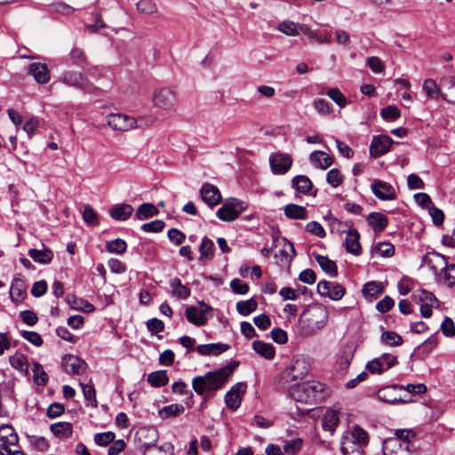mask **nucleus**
Returning a JSON list of instances; mask_svg holds the SVG:
<instances>
[{
    "mask_svg": "<svg viewBox=\"0 0 455 455\" xmlns=\"http://www.w3.org/2000/svg\"><path fill=\"white\" fill-rule=\"evenodd\" d=\"M384 291V286L381 283L371 281L366 283L362 290L363 294L366 299H377Z\"/></svg>",
    "mask_w": 455,
    "mask_h": 455,
    "instance_id": "nucleus-33",
    "label": "nucleus"
},
{
    "mask_svg": "<svg viewBox=\"0 0 455 455\" xmlns=\"http://www.w3.org/2000/svg\"><path fill=\"white\" fill-rule=\"evenodd\" d=\"M200 196L202 200L211 208H213L221 201V194L219 188L208 182H205L202 185L200 189Z\"/></svg>",
    "mask_w": 455,
    "mask_h": 455,
    "instance_id": "nucleus-21",
    "label": "nucleus"
},
{
    "mask_svg": "<svg viewBox=\"0 0 455 455\" xmlns=\"http://www.w3.org/2000/svg\"><path fill=\"white\" fill-rule=\"evenodd\" d=\"M302 440L300 438L287 441L283 445V451L289 455H295L301 448Z\"/></svg>",
    "mask_w": 455,
    "mask_h": 455,
    "instance_id": "nucleus-64",
    "label": "nucleus"
},
{
    "mask_svg": "<svg viewBox=\"0 0 455 455\" xmlns=\"http://www.w3.org/2000/svg\"><path fill=\"white\" fill-rule=\"evenodd\" d=\"M371 191L379 200L387 201L396 198L394 187L383 180H375L371 184Z\"/></svg>",
    "mask_w": 455,
    "mask_h": 455,
    "instance_id": "nucleus-19",
    "label": "nucleus"
},
{
    "mask_svg": "<svg viewBox=\"0 0 455 455\" xmlns=\"http://www.w3.org/2000/svg\"><path fill=\"white\" fill-rule=\"evenodd\" d=\"M258 307V303L254 299L241 300L236 303V310L242 315H248L254 312Z\"/></svg>",
    "mask_w": 455,
    "mask_h": 455,
    "instance_id": "nucleus-48",
    "label": "nucleus"
},
{
    "mask_svg": "<svg viewBox=\"0 0 455 455\" xmlns=\"http://www.w3.org/2000/svg\"><path fill=\"white\" fill-rule=\"evenodd\" d=\"M416 434L411 429H398L393 438H398L403 446H411V442L415 439Z\"/></svg>",
    "mask_w": 455,
    "mask_h": 455,
    "instance_id": "nucleus-53",
    "label": "nucleus"
},
{
    "mask_svg": "<svg viewBox=\"0 0 455 455\" xmlns=\"http://www.w3.org/2000/svg\"><path fill=\"white\" fill-rule=\"evenodd\" d=\"M107 123L113 130L120 132H127L140 127L134 117L119 113L108 115Z\"/></svg>",
    "mask_w": 455,
    "mask_h": 455,
    "instance_id": "nucleus-10",
    "label": "nucleus"
},
{
    "mask_svg": "<svg viewBox=\"0 0 455 455\" xmlns=\"http://www.w3.org/2000/svg\"><path fill=\"white\" fill-rule=\"evenodd\" d=\"M64 84L83 90L85 92L93 93L98 90L82 73L76 71H66L62 75Z\"/></svg>",
    "mask_w": 455,
    "mask_h": 455,
    "instance_id": "nucleus-8",
    "label": "nucleus"
},
{
    "mask_svg": "<svg viewBox=\"0 0 455 455\" xmlns=\"http://www.w3.org/2000/svg\"><path fill=\"white\" fill-rule=\"evenodd\" d=\"M440 329L443 334L448 338L455 336V324L451 317L446 316L441 323Z\"/></svg>",
    "mask_w": 455,
    "mask_h": 455,
    "instance_id": "nucleus-61",
    "label": "nucleus"
},
{
    "mask_svg": "<svg viewBox=\"0 0 455 455\" xmlns=\"http://www.w3.org/2000/svg\"><path fill=\"white\" fill-rule=\"evenodd\" d=\"M158 437V431L154 427H140L136 433V439L144 450L156 445Z\"/></svg>",
    "mask_w": 455,
    "mask_h": 455,
    "instance_id": "nucleus-20",
    "label": "nucleus"
},
{
    "mask_svg": "<svg viewBox=\"0 0 455 455\" xmlns=\"http://www.w3.org/2000/svg\"><path fill=\"white\" fill-rule=\"evenodd\" d=\"M423 91L426 92L428 99L438 100L443 95L434 79H426L423 83Z\"/></svg>",
    "mask_w": 455,
    "mask_h": 455,
    "instance_id": "nucleus-42",
    "label": "nucleus"
},
{
    "mask_svg": "<svg viewBox=\"0 0 455 455\" xmlns=\"http://www.w3.org/2000/svg\"><path fill=\"white\" fill-rule=\"evenodd\" d=\"M328 316L326 307L321 305L308 306L299 321L300 334L307 337L316 334L326 325Z\"/></svg>",
    "mask_w": 455,
    "mask_h": 455,
    "instance_id": "nucleus-2",
    "label": "nucleus"
},
{
    "mask_svg": "<svg viewBox=\"0 0 455 455\" xmlns=\"http://www.w3.org/2000/svg\"><path fill=\"white\" fill-rule=\"evenodd\" d=\"M27 294V286L23 280L16 278L12 281L10 289V297L12 301L22 300Z\"/></svg>",
    "mask_w": 455,
    "mask_h": 455,
    "instance_id": "nucleus-29",
    "label": "nucleus"
},
{
    "mask_svg": "<svg viewBox=\"0 0 455 455\" xmlns=\"http://www.w3.org/2000/svg\"><path fill=\"white\" fill-rule=\"evenodd\" d=\"M137 10L140 13L153 14L157 11V7L152 0H140L137 3Z\"/></svg>",
    "mask_w": 455,
    "mask_h": 455,
    "instance_id": "nucleus-59",
    "label": "nucleus"
},
{
    "mask_svg": "<svg viewBox=\"0 0 455 455\" xmlns=\"http://www.w3.org/2000/svg\"><path fill=\"white\" fill-rule=\"evenodd\" d=\"M33 380L38 386H45L48 382V374L44 371L43 365L39 363H35L32 367Z\"/></svg>",
    "mask_w": 455,
    "mask_h": 455,
    "instance_id": "nucleus-44",
    "label": "nucleus"
},
{
    "mask_svg": "<svg viewBox=\"0 0 455 455\" xmlns=\"http://www.w3.org/2000/svg\"><path fill=\"white\" fill-rule=\"evenodd\" d=\"M310 370L307 360L303 357H296L293 359L291 366L286 370L285 374L291 380H298L305 378Z\"/></svg>",
    "mask_w": 455,
    "mask_h": 455,
    "instance_id": "nucleus-14",
    "label": "nucleus"
},
{
    "mask_svg": "<svg viewBox=\"0 0 455 455\" xmlns=\"http://www.w3.org/2000/svg\"><path fill=\"white\" fill-rule=\"evenodd\" d=\"M403 390L404 386L403 385L395 384L391 386H387L379 389V391L377 392V396L380 401H383L390 404H403L411 401V399L403 398L402 395L398 394L399 391Z\"/></svg>",
    "mask_w": 455,
    "mask_h": 455,
    "instance_id": "nucleus-9",
    "label": "nucleus"
},
{
    "mask_svg": "<svg viewBox=\"0 0 455 455\" xmlns=\"http://www.w3.org/2000/svg\"><path fill=\"white\" fill-rule=\"evenodd\" d=\"M174 447L171 443H165L161 446H151L144 450V455H172Z\"/></svg>",
    "mask_w": 455,
    "mask_h": 455,
    "instance_id": "nucleus-46",
    "label": "nucleus"
},
{
    "mask_svg": "<svg viewBox=\"0 0 455 455\" xmlns=\"http://www.w3.org/2000/svg\"><path fill=\"white\" fill-rule=\"evenodd\" d=\"M284 215L291 220H307V210L301 205L289 204L283 208Z\"/></svg>",
    "mask_w": 455,
    "mask_h": 455,
    "instance_id": "nucleus-28",
    "label": "nucleus"
},
{
    "mask_svg": "<svg viewBox=\"0 0 455 455\" xmlns=\"http://www.w3.org/2000/svg\"><path fill=\"white\" fill-rule=\"evenodd\" d=\"M339 423V412L334 410H329L322 419V427L324 431L330 432L332 435Z\"/></svg>",
    "mask_w": 455,
    "mask_h": 455,
    "instance_id": "nucleus-24",
    "label": "nucleus"
},
{
    "mask_svg": "<svg viewBox=\"0 0 455 455\" xmlns=\"http://www.w3.org/2000/svg\"><path fill=\"white\" fill-rule=\"evenodd\" d=\"M422 264L427 265L435 275H443L444 283L449 287L455 284V264H449L444 255L436 251L427 252L423 257Z\"/></svg>",
    "mask_w": 455,
    "mask_h": 455,
    "instance_id": "nucleus-4",
    "label": "nucleus"
},
{
    "mask_svg": "<svg viewBox=\"0 0 455 455\" xmlns=\"http://www.w3.org/2000/svg\"><path fill=\"white\" fill-rule=\"evenodd\" d=\"M398 438L389 437L383 442L382 451L384 455H395L403 446Z\"/></svg>",
    "mask_w": 455,
    "mask_h": 455,
    "instance_id": "nucleus-45",
    "label": "nucleus"
},
{
    "mask_svg": "<svg viewBox=\"0 0 455 455\" xmlns=\"http://www.w3.org/2000/svg\"><path fill=\"white\" fill-rule=\"evenodd\" d=\"M326 94L339 107L344 108L347 105L345 95L338 88H331Z\"/></svg>",
    "mask_w": 455,
    "mask_h": 455,
    "instance_id": "nucleus-58",
    "label": "nucleus"
},
{
    "mask_svg": "<svg viewBox=\"0 0 455 455\" xmlns=\"http://www.w3.org/2000/svg\"><path fill=\"white\" fill-rule=\"evenodd\" d=\"M369 443L368 433L359 425H354L351 432L344 434L340 451L343 455H363L362 448Z\"/></svg>",
    "mask_w": 455,
    "mask_h": 455,
    "instance_id": "nucleus-5",
    "label": "nucleus"
},
{
    "mask_svg": "<svg viewBox=\"0 0 455 455\" xmlns=\"http://www.w3.org/2000/svg\"><path fill=\"white\" fill-rule=\"evenodd\" d=\"M380 116L385 120H396L400 117L401 112L396 106L391 105L382 108Z\"/></svg>",
    "mask_w": 455,
    "mask_h": 455,
    "instance_id": "nucleus-60",
    "label": "nucleus"
},
{
    "mask_svg": "<svg viewBox=\"0 0 455 455\" xmlns=\"http://www.w3.org/2000/svg\"><path fill=\"white\" fill-rule=\"evenodd\" d=\"M271 170L275 174H283L286 173L291 164L292 159L288 154H273L269 158Z\"/></svg>",
    "mask_w": 455,
    "mask_h": 455,
    "instance_id": "nucleus-18",
    "label": "nucleus"
},
{
    "mask_svg": "<svg viewBox=\"0 0 455 455\" xmlns=\"http://www.w3.org/2000/svg\"><path fill=\"white\" fill-rule=\"evenodd\" d=\"M439 339L437 335L433 334L417 347V352L424 357L430 354L437 347Z\"/></svg>",
    "mask_w": 455,
    "mask_h": 455,
    "instance_id": "nucleus-41",
    "label": "nucleus"
},
{
    "mask_svg": "<svg viewBox=\"0 0 455 455\" xmlns=\"http://www.w3.org/2000/svg\"><path fill=\"white\" fill-rule=\"evenodd\" d=\"M311 163L321 169H327L333 164V157L323 151H314L310 154Z\"/></svg>",
    "mask_w": 455,
    "mask_h": 455,
    "instance_id": "nucleus-30",
    "label": "nucleus"
},
{
    "mask_svg": "<svg viewBox=\"0 0 455 455\" xmlns=\"http://www.w3.org/2000/svg\"><path fill=\"white\" fill-rule=\"evenodd\" d=\"M28 73L32 75L38 84H46L50 80V72L45 64L31 63L28 67Z\"/></svg>",
    "mask_w": 455,
    "mask_h": 455,
    "instance_id": "nucleus-22",
    "label": "nucleus"
},
{
    "mask_svg": "<svg viewBox=\"0 0 455 455\" xmlns=\"http://www.w3.org/2000/svg\"><path fill=\"white\" fill-rule=\"evenodd\" d=\"M28 254L34 261L39 264H49L53 259L52 251L44 246L42 250L29 249Z\"/></svg>",
    "mask_w": 455,
    "mask_h": 455,
    "instance_id": "nucleus-25",
    "label": "nucleus"
},
{
    "mask_svg": "<svg viewBox=\"0 0 455 455\" xmlns=\"http://www.w3.org/2000/svg\"><path fill=\"white\" fill-rule=\"evenodd\" d=\"M184 411V407L181 404L172 403L163 407L159 411V416L162 419H167L169 417H176Z\"/></svg>",
    "mask_w": 455,
    "mask_h": 455,
    "instance_id": "nucleus-51",
    "label": "nucleus"
},
{
    "mask_svg": "<svg viewBox=\"0 0 455 455\" xmlns=\"http://www.w3.org/2000/svg\"><path fill=\"white\" fill-rule=\"evenodd\" d=\"M83 219L88 225H91V226L99 225L98 214L93 210V208L89 204L84 206V209L83 212Z\"/></svg>",
    "mask_w": 455,
    "mask_h": 455,
    "instance_id": "nucleus-55",
    "label": "nucleus"
},
{
    "mask_svg": "<svg viewBox=\"0 0 455 455\" xmlns=\"http://www.w3.org/2000/svg\"><path fill=\"white\" fill-rule=\"evenodd\" d=\"M68 62L80 68L87 65V58L84 52L78 47H73L68 55Z\"/></svg>",
    "mask_w": 455,
    "mask_h": 455,
    "instance_id": "nucleus-39",
    "label": "nucleus"
},
{
    "mask_svg": "<svg viewBox=\"0 0 455 455\" xmlns=\"http://www.w3.org/2000/svg\"><path fill=\"white\" fill-rule=\"evenodd\" d=\"M230 288L235 294L244 295L249 291V285L238 278L230 282Z\"/></svg>",
    "mask_w": 455,
    "mask_h": 455,
    "instance_id": "nucleus-62",
    "label": "nucleus"
},
{
    "mask_svg": "<svg viewBox=\"0 0 455 455\" xmlns=\"http://www.w3.org/2000/svg\"><path fill=\"white\" fill-rule=\"evenodd\" d=\"M326 181L333 188H338L344 181V177L339 169L333 168L327 172Z\"/></svg>",
    "mask_w": 455,
    "mask_h": 455,
    "instance_id": "nucleus-54",
    "label": "nucleus"
},
{
    "mask_svg": "<svg viewBox=\"0 0 455 455\" xmlns=\"http://www.w3.org/2000/svg\"><path fill=\"white\" fill-rule=\"evenodd\" d=\"M0 440L11 445H16L19 442V436L11 425L4 424L0 427Z\"/></svg>",
    "mask_w": 455,
    "mask_h": 455,
    "instance_id": "nucleus-36",
    "label": "nucleus"
},
{
    "mask_svg": "<svg viewBox=\"0 0 455 455\" xmlns=\"http://www.w3.org/2000/svg\"><path fill=\"white\" fill-rule=\"evenodd\" d=\"M79 385L82 388L86 405H91L93 408H97L98 402L96 399V390L92 382L87 384L80 382Z\"/></svg>",
    "mask_w": 455,
    "mask_h": 455,
    "instance_id": "nucleus-38",
    "label": "nucleus"
},
{
    "mask_svg": "<svg viewBox=\"0 0 455 455\" xmlns=\"http://www.w3.org/2000/svg\"><path fill=\"white\" fill-rule=\"evenodd\" d=\"M170 286L172 288V295L180 299H186L191 294L190 289L188 286L182 284L180 279L178 277H175L170 281Z\"/></svg>",
    "mask_w": 455,
    "mask_h": 455,
    "instance_id": "nucleus-34",
    "label": "nucleus"
},
{
    "mask_svg": "<svg viewBox=\"0 0 455 455\" xmlns=\"http://www.w3.org/2000/svg\"><path fill=\"white\" fill-rule=\"evenodd\" d=\"M367 221L375 232H382L388 224L386 215L377 212H371L367 217Z\"/></svg>",
    "mask_w": 455,
    "mask_h": 455,
    "instance_id": "nucleus-27",
    "label": "nucleus"
},
{
    "mask_svg": "<svg viewBox=\"0 0 455 455\" xmlns=\"http://www.w3.org/2000/svg\"><path fill=\"white\" fill-rule=\"evenodd\" d=\"M213 250H214L213 242L207 236H204L202 239V242H201V244L199 247L200 260L204 259L212 258Z\"/></svg>",
    "mask_w": 455,
    "mask_h": 455,
    "instance_id": "nucleus-52",
    "label": "nucleus"
},
{
    "mask_svg": "<svg viewBox=\"0 0 455 455\" xmlns=\"http://www.w3.org/2000/svg\"><path fill=\"white\" fill-rule=\"evenodd\" d=\"M238 365V361H232L217 371H207L203 376H196L192 379L193 389L198 395L214 393L223 387Z\"/></svg>",
    "mask_w": 455,
    "mask_h": 455,
    "instance_id": "nucleus-1",
    "label": "nucleus"
},
{
    "mask_svg": "<svg viewBox=\"0 0 455 455\" xmlns=\"http://www.w3.org/2000/svg\"><path fill=\"white\" fill-rule=\"evenodd\" d=\"M331 226L332 228L337 226L339 231L346 233L345 245L347 251L355 256L361 255L362 247L359 242V232L355 228H351L347 224H345L337 219L332 220Z\"/></svg>",
    "mask_w": 455,
    "mask_h": 455,
    "instance_id": "nucleus-6",
    "label": "nucleus"
},
{
    "mask_svg": "<svg viewBox=\"0 0 455 455\" xmlns=\"http://www.w3.org/2000/svg\"><path fill=\"white\" fill-rule=\"evenodd\" d=\"M158 213L159 211L154 204L144 203L139 206L135 216L138 220H143L156 216Z\"/></svg>",
    "mask_w": 455,
    "mask_h": 455,
    "instance_id": "nucleus-40",
    "label": "nucleus"
},
{
    "mask_svg": "<svg viewBox=\"0 0 455 455\" xmlns=\"http://www.w3.org/2000/svg\"><path fill=\"white\" fill-rule=\"evenodd\" d=\"M115 437L116 435L111 431L98 433L94 435V442L99 446H107L114 442Z\"/></svg>",
    "mask_w": 455,
    "mask_h": 455,
    "instance_id": "nucleus-57",
    "label": "nucleus"
},
{
    "mask_svg": "<svg viewBox=\"0 0 455 455\" xmlns=\"http://www.w3.org/2000/svg\"><path fill=\"white\" fill-rule=\"evenodd\" d=\"M278 29L287 36H298L299 30L297 28L296 24L293 21L286 20L279 24Z\"/></svg>",
    "mask_w": 455,
    "mask_h": 455,
    "instance_id": "nucleus-63",
    "label": "nucleus"
},
{
    "mask_svg": "<svg viewBox=\"0 0 455 455\" xmlns=\"http://www.w3.org/2000/svg\"><path fill=\"white\" fill-rule=\"evenodd\" d=\"M393 143L387 135L374 136L370 146V155L375 158L379 157L389 151Z\"/></svg>",
    "mask_w": 455,
    "mask_h": 455,
    "instance_id": "nucleus-17",
    "label": "nucleus"
},
{
    "mask_svg": "<svg viewBox=\"0 0 455 455\" xmlns=\"http://www.w3.org/2000/svg\"><path fill=\"white\" fill-rule=\"evenodd\" d=\"M246 391V384L239 382L234 385L225 395V403L228 409L237 410L242 403V395Z\"/></svg>",
    "mask_w": 455,
    "mask_h": 455,
    "instance_id": "nucleus-16",
    "label": "nucleus"
},
{
    "mask_svg": "<svg viewBox=\"0 0 455 455\" xmlns=\"http://www.w3.org/2000/svg\"><path fill=\"white\" fill-rule=\"evenodd\" d=\"M315 260L319 264L323 271H324L326 274L330 275L332 277L338 275V267L333 260L323 255H316Z\"/></svg>",
    "mask_w": 455,
    "mask_h": 455,
    "instance_id": "nucleus-37",
    "label": "nucleus"
},
{
    "mask_svg": "<svg viewBox=\"0 0 455 455\" xmlns=\"http://www.w3.org/2000/svg\"><path fill=\"white\" fill-rule=\"evenodd\" d=\"M382 257H391L395 253V247L390 243H379L372 250Z\"/></svg>",
    "mask_w": 455,
    "mask_h": 455,
    "instance_id": "nucleus-56",
    "label": "nucleus"
},
{
    "mask_svg": "<svg viewBox=\"0 0 455 455\" xmlns=\"http://www.w3.org/2000/svg\"><path fill=\"white\" fill-rule=\"evenodd\" d=\"M51 431L55 436H70L72 435V424L69 422H58L51 425Z\"/></svg>",
    "mask_w": 455,
    "mask_h": 455,
    "instance_id": "nucleus-49",
    "label": "nucleus"
},
{
    "mask_svg": "<svg viewBox=\"0 0 455 455\" xmlns=\"http://www.w3.org/2000/svg\"><path fill=\"white\" fill-rule=\"evenodd\" d=\"M290 395L298 402L317 404L325 399V385L318 381L304 382L292 387Z\"/></svg>",
    "mask_w": 455,
    "mask_h": 455,
    "instance_id": "nucleus-3",
    "label": "nucleus"
},
{
    "mask_svg": "<svg viewBox=\"0 0 455 455\" xmlns=\"http://www.w3.org/2000/svg\"><path fill=\"white\" fill-rule=\"evenodd\" d=\"M291 187L301 194L308 195L313 188V183L307 176L297 175L291 180Z\"/></svg>",
    "mask_w": 455,
    "mask_h": 455,
    "instance_id": "nucleus-31",
    "label": "nucleus"
},
{
    "mask_svg": "<svg viewBox=\"0 0 455 455\" xmlns=\"http://www.w3.org/2000/svg\"><path fill=\"white\" fill-rule=\"evenodd\" d=\"M148 381L152 387H160L167 385L169 379L166 371H156L148 376Z\"/></svg>",
    "mask_w": 455,
    "mask_h": 455,
    "instance_id": "nucleus-43",
    "label": "nucleus"
},
{
    "mask_svg": "<svg viewBox=\"0 0 455 455\" xmlns=\"http://www.w3.org/2000/svg\"><path fill=\"white\" fill-rule=\"evenodd\" d=\"M253 350L260 356L270 360L275 355V347L271 343H265L261 340H255L252 342Z\"/></svg>",
    "mask_w": 455,
    "mask_h": 455,
    "instance_id": "nucleus-32",
    "label": "nucleus"
},
{
    "mask_svg": "<svg viewBox=\"0 0 455 455\" xmlns=\"http://www.w3.org/2000/svg\"><path fill=\"white\" fill-rule=\"evenodd\" d=\"M133 212V207L128 204H116L109 211L110 216L116 220H126Z\"/></svg>",
    "mask_w": 455,
    "mask_h": 455,
    "instance_id": "nucleus-26",
    "label": "nucleus"
},
{
    "mask_svg": "<svg viewBox=\"0 0 455 455\" xmlns=\"http://www.w3.org/2000/svg\"><path fill=\"white\" fill-rule=\"evenodd\" d=\"M198 305L200 307L196 306L187 307L185 314L188 322L196 326H202L205 324L208 320L206 314L211 312L212 308L204 301H199Z\"/></svg>",
    "mask_w": 455,
    "mask_h": 455,
    "instance_id": "nucleus-12",
    "label": "nucleus"
},
{
    "mask_svg": "<svg viewBox=\"0 0 455 455\" xmlns=\"http://www.w3.org/2000/svg\"><path fill=\"white\" fill-rule=\"evenodd\" d=\"M380 340L390 347H398L403 343V338L392 331H385L381 333Z\"/></svg>",
    "mask_w": 455,
    "mask_h": 455,
    "instance_id": "nucleus-47",
    "label": "nucleus"
},
{
    "mask_svg": "<svg viewBox=\"0 0 455 455\" xmlns=\"http://www.w3.org/2000/svg\"><path fill=\"white\" fill-rule=\"evenodd\" d=\"M228 344L224 343H210L199 345L196 350L201 355H219L229 349Z\"/></svg>",
    "mask_w": 455,
    "mask_h": 455,
    "instance_id": "nucleus-23",
    "label": "nucleus"
},
{
    "mask_svg": "<svg viewBox=\"0 0 455 455\" xmlns=\"http://www.w3.org/2000/svg\"><path fill=\"white\" fill-rule=\"evenodd\" d=\"M106 250L110 253L123 254L126 251L127 243L121 238H116L106 243Z\"/></svg>",
    "mask_w": 455,
    "mask_h": 455,
    "instance_id": "nucleus-50",
    "label": "nucleus"
},
{
    "mask_svg": "<svg viewBox=\"0 0 455 455\" xmlns=\"http://www.w3.org/2000/svg\"><path fill=\"white\" fill-rule=\"evenodd\" d=\"M412 299L419 304L435 305L438 307V299L435 294L427 290H418L412 293Z\"/></svg>",
    "mask_w": 455,
    "mask_h": 455,
    "instance_id": "nucleus-35",
    "label": "nucleus"
},
{
    "mask_svg": "<svg viewBox=\"0 0 455 455\" xmlns=\"http://www.w3.org/2000/svg\"><path fill=\"white\" fill-rule=\"evenodd\" d=\"M154 106L162 110L170 111L173 109L176 104L174 92L169 88H160L156 90L153 95Z\"/></svg>",
    "mask_w": 455,
    "mask_h": 455,
    "instance_id": "nucleus-11",
    "label": "nucleus"
},
{
    "mask_svg": "<svg viewBox=\"0 0 455 455\" xmlns=\"http://www.w3.org/2000/svg\"><path fill=\"white\" fill-rule=\"evenodd\" d=\"M62 367L68 374H83L85 372L87 363L84 360L74 355H65L62 357Z\"/></svg>",
    "mask_w": 455,
    "mask_h": 455,
    "instance_id": "nucleus-15",
    "label": "nucleus"
},
{
    "mask_svg": "<svg viewBox=\"0 0 455 455\" xmlns=\"http://www.w3.org/2000/svg\"><path fill=\"white\" fill-rule=\"evenodd\" d=\"M247 208L248 204L244 201L230 198L216 212V215L222 221L230 222L236 220Z\"/></svg>",
    "mask_w": 455,
    "mask_h": 455,
    "instance_id": "nucleus-7",
    "label": "nucleus"
},
{
    "mask_svg": "<svg viewBox=\"0 0 455 455\" xmlns=\"http://www.w3.org/2000/svg\"><path fill=\"white\" fill-rule=\"evenodd\" d=\"M317 292L332 300H339L345 295L346 290L339 283L323 280L317 283Z\"/></svg>",
    "mask_w": 455,
    "mask_h": 455,
    "instance_id": "nucleus-13",
    "label": "nucleus"
}]
</instances>
